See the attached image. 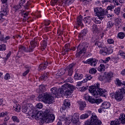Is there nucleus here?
Wrapping results in <instances>:
<instances>
[{
  "mask_svg": "<svg viewBox=\"0 0 125 125\" xmlns=\"http://www.w3.org/2000/svg\"><path fill=\"white\" fill-rule=\"evenodd\" d=\"M71 122L74 124V125H80V116L78 113H75L73 115L71 119Z\"/></svg>",
  "mask_w": 125,
  "mask_h": 125,
  "instance_id": "nucleus-11",
  "label": "nucleus"
},
{
  "mask_svg": "<svg viewBox=\"0 0 125 125\" xmlns=\"http://www.w3.org/2000/svg\"><path fill=\"white\" fill-rule=\"evenodd\" d=\"M118 37L119 38V39L123 40V39L125 38V33L123 32H120L118 33Z\"/></svg>",
  "mask_w": 125,
  "mask_h": 125,
  "instance_id": "nucleus-45",
  "label": "nucleus"
},
{
  "mask_svg": "<svg viewBox=\"0 0 125 125\" xmlns=\"http://www.w3.org/2000/svg\"><path fill=\"white\" fill-rule=\"evenodd\" d=\"M96 69H95L94 68H92L89 70V73L91 75H94L95 74H96Z\"/></svg>",
  "mask_w": 125,
  "mask_h": 125,
  "instance_id": "nucleus-46",
  "label": "nucleus"
},
{
  "mask_svg": "<svg viewBox=\"0 0 125 125\" xmlns=\"http://www.w3.org/2000/svg\"><path fill=\"white\" fill-rule=\"evenodd\" d=\"M120 124L125 125V113H121L119 116V119Z\"/></svg>",
  "mask_w": 125,
  "mask_h": 125,
  "instance_id": "nucleus-23",
  "label": "nucleus"
},
{
  "mask_svg": "<svg viewBox=\"0 0 125 125\" xmlns=\"http://www.w3.org/2000/svg\"><path fill=\"white\" fill-rule=\"evenodd\" d=\"M21 6L20 5V4H19V5L14 6L13 7V9H14L15 10H19V9H20V8H21Z\"/></svg>",
  "mask_w": 125,
  "mask_h": 125,
  "instance_id": "nucleus-51",
  "label": "nucleus"
},
{
  "mask_svg": "<svg viewBox=\"0 0 125 125\" xmlns=\"http://www.w3.org/2000/svg\"><path fill=\"white\" fill-rule=\"evenodd\" d=\"M26 47L22 45H20L19 46V51L21 52V51H23L24 52H26Z\"/></svg>",
  "mask_w": 125,
  "mask_h": 125,
  "instance_id": "nucleus-41",
  "label": "nucleus"
},
{
  "mask_svg": "<svg viewBox=\"0 0 125 125\" xmlns=\"http://www.w3.org/2000/svg\"><path fill=\"white\" fill-rule=\"evenodd\" d=\"M78 104L80 105V109L81 110H83L85 106H86V104L85 103V102H83L82 101H80L78 102Z\"/></svg>",
  "mask_w": 125,
  "mask_h": 125,
  "instance_id": "nucleus-27",
  "label": "nucleus"
},
{
  "mask_svg": "<svg viewBox=\"0 0 125 125\" xmlns=\"http://www.w3.org/2000/svg\"><path fill=\"white\" fill-rule=\"evenodd\" d=\"M48 62H46L44 63H42L41 64L38 68L39 71H43V70H45L46 69V67H47V65H48Z\"/></svg>",
  "mask_w": 125,
  "mask_h": 125,
  "instance_id": "nucleus-22",
  "label": "nucleus"
},
{
  "mask_svg": "<svg viewBox=\"0 0 125 125\" xmlns=\"http://www.w3.org/2000/svg\"><path fill=\"white\" fill-rule=\"evenodd\" d=\"M21 111L22 113H24V114H28L29 111H30V109H29V104L26 103L24 104L22 106Z\"/></svg>",
  "mask_w": 125,
  "mask_h": 125,
  "instance_id": "nucleus-18",
  "label": "nucleus"
},
{
  "mask_svg": "<svg viewBox=\"0 0 125 125\" xmlns=\"http://www.w3.org/2000/svg\"><path fill=\"white\" fill-rule=\"evenodd\" d=\"M88 46H89V43L86 42L79 44L77 47V52L76 54V57L79 58L83 53H85Z\"/></svg>",
  "mask_w": 125,
  "mask_h": 125,
  "instance_id": "nucleus-6",
  "label": "nucleus"
},
{
  "mask_svg": "<svg viewBox=\"0 0 125 125\" xmlns=\"http://www.w3.org/2000/svg\"><path fill=\"white\" fill-rule=\"evenodd\" d=\"M36 107L38 109H42V107H43V105H42V103H39V104H37Z\"/></svg>",
  "mask_w": 125,
  "mask_h": 125,
  "instance_id": "nucleus-53",
  "label": "nucleus"
},
{
  "mask_svg": "<svg viewBox=\"0 0 125 125\" xmlns=\"http://www.w3.org/2000/svg\"><path fill=\"white\" fill-rule=\"evenodd\" d=\"M50 110L49 109H46L44 112L38 111L37 109L34 110L32 111V118H35V120L38 119H42L45 123L50 124L53 123L55 119L54 115L49 114Z\"/></svg>",
  "mask_w": 125,
  "mask_h": 125,
  "instance_id": "nucleus-1",
  "label": "nucleus"
},
{
  "mask_svg": "<svg viewBox=\"0 0 125 125\" xmlns=\"http://www.w3.org/2000/svg\"><path fill=\"white\" fill-rule=\"evenodd\" d=\"M39 88L42 92H43L44 89H45V87H44V86H43V85H40L39 86Z\"/></svg>",
  "mask_w": 125,
  "mask_h": 125,
  "instance_id": "nucleus-58",
  "label": "nucleus"
},
{
  "mask_svg": "<svg viewBox=\"0 0 125 125\" xmlns=\"http://www.w3.org/2000/svg\"><path fill=\"white\" fill-rule=\"evenodd\" d=\"M85 24H90L91 22V18L90 17H87L84 18L83 20Z\"/></svg>",
  "mask_w": 125,
  "mask_h": 125,
  "instance_id": "nucleus-30",
  "label": "nucleus"
},
{
  "mask_svg": "<svg viewBox=\"0 0 125 125\" xmlns=\"http://www.w3.org/2000/svg\"><path fill=\"white\" fill-rule=\"evenodd\" d=\"M89 91L96 98L100 96L106 98L108 93L106 90L100 88V84L98 83H95L94 86H90Z\"/></svg>",
  "mask_w": 125,
  "mask_h": 125,
  "instance_id": "nucleus-2",
  "label": "nucleus"
},
{
  "mask_svg": "<svg viewBox=\"0 0 125 125\" xmlns=\"http://www.w3.org/2000/svg\"><path fill=\"white\" fill-rule=\"evenodd\" d=\"M114 9V7L111 6H107L106 9H105V10L104 9V10H107V13H108V10H110L111 11H112V9Z\"/></svg>",
  "mask_w": 125,
  "mask_h": 125,
  "instance_id": "nucleus-59",
  "label": "nucleus"
},
{
  "mask_svg": "<svg viewBox=\"0 0 125 125\" xmlns=\"http://www.w3.org/2000/svg\"><path fill=\"white\" fill-rule=\"evenodd\" d=\"M115 83L117 86H125V81L122 82V81L120 80L119 78H117L115 81Z\"/></svg>",
  "mask_w": 125,
  "mask_h": 125,
  "instance_id": "nucleus-21",
  "label": "nucleus"
},
{
  "mask_svg": "<svg viewBox=\"0 0 125 125\" xmlns=\"http://www.w3.org/2000/svg\"><path fill=\"white\" fill-rule=\"evenodd\" d=\"M111 106V104L109 102H104L101 105V108L102 109H108V108H110Z\"/></svg>",
  "mask_w": 125,
  "mask_h": 125,
  "instance_id": "nucleus-24",
  "label": "nucleus"
},
{
  "mask_svg": "<svg viewBox=\"0 0 125 125\" xmlns=\"http://www.w3.org/2000/svg\"><path fill=\"white\" fill-rule=\"evenodd\" d=\"M66 73V70L65 69H61L58 73L56 74L58 77H61L62 75H64Z\"/></svg>",
  "mask_w": 125,
  "mask_h": 125,
  "instance_id": "nucleus-35",
  "label": "nucleus"
},
{
  "mask_svg": "<svg viewBox=\"0 0 125 125\" xmlns=\"http://www.w3.org/2000/svg\"><path fill=\"white\" fill-rule=\"evenodd\" d=\"M66 83H73V78L69 77L67 79L65 80Z\"/></svg>",
  "mask_w": 125,
  "mask_h": 125,
  "instance_id": "nucleus-56",
  "label": "nucleus"
},
{
  "mask_svg": "<svg viewBox=\"0 0 125 125\" xmlns=\"http://www.w3.org/2000/svg\"><path fill=\"white\" fill-rule=\"evenodd\" d=\"M95 45H97V46L99 47L100 48H102V47H104V43H102L101 42H99L97 41L95 43Z\"/></svg>",
  "mask_w": 125,
  "mask_h": 125,
  "instance_id": "nucleus-38",
  "label": "nucleus"
},
{
  "mask_svg": "<svg viewBox=\"0 0 125 125\" xmlns=\"http://www.w3.org/2000/svg\"><path fill=\"white\" fill-rule=\"evenodd\" d=\"M62 88H60L59 89L56 87H53L51 89V92L54 97H57V98L63 97V95L64 94V88L68 87V85L67 84H64L62 85Z\"/></svg>",
  "mask_w": 125,
  "mask_h": 125,
  "instance_id": "nucleus-4",
  "label": "nucleus"
},
{
  "mask_svg": "<svg viewBox=\"0 0 125 125\" xmlns=\"http://www.w3.org/2000/svg\"><path fill=\"white\" fill-rule=\"evenodd\" d=\"M6 45L5 44H3L1 45H0V50L2 51L3 50H6Z\"/></svg>",
  "mask_w": 125,
  "mask_h": 125,
  "instance_id": "nucleus-48",
  "label": "nucleus"
},
{
  "mask_svg": "<svg viewBox=\"0 0 125 125\" xmlns=\"http://www.w3.org/2000/svg\"><path fill=\"white\" fill-rule=\"evenodd\" d=\"M119 55H120L121 56H124V57L125 58V52H124L123 51H119Z\"/></svg>",
  "mask_w": 125,
  "mask_h": 125,
  "instance_id": "nucleus-62",
  "label": "nucleus"
},
{
  "mask_svg": "<svg viewBox=\"0 0 125 125\" xmlns=\"http://www.w3.org/2000/svg\"><path fill=\"white\" fill-rule=\"evenodd\" d=\"M4 79L6 81H7V80L10 79V75L9 74V73L6 74V75L4 76Z\"/></svg>",
  "mask_w": 125,
  "mask_h": 125,
  "instance_id": "nucleus-54",
  "label": "nucleus"
},
{
  "mask_svg": "<svg viewBox=\"0 0 125 125\" xmlns=\"http://www.w3.org/2000/svg\"><path fill=\"white\" fill-rule=\"evenodd\" d=\"M57 3H58V0H51V5L53 6L55 4H57Z\"/></svg>",
  "mask_w": 125,
  "mask_h": 125,
  "instance_id": "nucleus-49",
  "label": "nucleus"
},
{
  "mask_svg": "<svg viewBox=\"0 0 125 125\" xmlns=\"http://www.w3.org/2000/svg\"><path fill=\"white\" fill-rule=\"evenodd\" d=\"M49 77V72H45L41 77L40 79L43 81H45L47 79V78Z\"/></svg>",
  "mask_w": 125,
  "mask_h": 125,
  "instance_id": "nucleus-29",
  "label": "nucleus"
},
{
  "mask_svg": "<svg viewBox=\"0 0 125 125\" xmlns=\"http://www.w3.org/2000/svg\"><path fill=\"white\" fill-rule=\"evenodd\" d=\"M85 78L87 79L88 81H90L92 79V76H91L90 74H87L85 75Z\"/></svg>",
  "mask_w": 125,
  "mask_h": 125,
  "instance_id": "nucleus-52",
  "label": "nucleus"
},
{
  "mask_svg": "<svg viewBox=\"0 0 125 125\" xmlns=\"http://www.w3.org/2000/svg\"><path fill=\"white\" fill-rule=\"evenodd\" d=\"M100 39V37H99L98 36H95L93 37V40L95 42V41H98Z\"/></svg>",
  "mask_w": 125,
  "mask_h": 125,
  "instance_id": "nucleus-64",
  "label": "nucleus"
},
{
  "mask_svg": "<svg viewBox=\"0 0 125 125\" xmlns=\"http://www.w3.org/2000/svg\"><path fill=\"white\" fill-rule=\"evenodd\" d=\"M91 116L90 120L86 121L84 125H101L102 122L98 119V117L93 113Z\"/></svg>",
  "mask_w": 125,
  "mask_h": 125,
  "instance_id": "nucleus-5",
  "label": "nucleus"
},
{
  "mask_svg": "<svg viewBox=\"0 0 125 125\" xmlns=\"http://www.w3.org/2000/svg\"><path fill=\"white\" fill-rule=\"evenodd\" d=\"M41 47L43 49H45L46 48V46H47V43L45 40H42L41 42Z\"/></svg>",
  "mask_w": 125,
  "mask_h": 125,
  "instance_id": "nucleus-32",
  "label": "nucleus"
},
{
  "mask_svg": "<svg viewBox=\"0 0 125 125\" xmlns=\"http://www.w3.org/2000/svg\"><path fill=\"white\" fill-rule=\"evenodd\" d=\"M71 105V104L68 100H65L63 101V104L61 108L60 111L61 112H63V111H65L66 109H68L69 107Z\"/></svg>",
  "mask_w": 125,
  "mask_h": 125,
  "instance_id": "nucleus-14",
  "label": "nucleus"
},
{
  "mask_svg": "<svg viewBox=\"0 0 125 125\" xmlns=\"http://www.w3.org/2000/svg\"><path fill=\"white\" fill-rule=\"evenodd\" d=\"M61 120L62 121H64V124L65 125H69L72 123V118L71 117H65L64 115L61 117Z\"/></svg>",
  "mask_w": 125,
  "mask_h": 125,
  "instance_id": "nucleus-16",
  "label": "nucleus"
},
{
  "mask_svg": "<svg viewBox=\"0 0 125 125\" xmlns=\"http://www.w3.org/2000/svg\"><path fill=\"white\" fill-rule=\"evenodd\" d=\"M92 31H97V25H96V24H93L92 26Z\"/></svg>",
  "mask_w": 125,
  "mask_h": 125,
  "instance_id": "nucleus-57",
  "label": "nucleus"
},
{
  "mask_svg": "<svg viewBox=\"0 0 125 125\" xmlns=\"http://www.w3.org/2000/svg\"><path fill=\"white\" fill-rule=\"evenodd\" d=\"M112 2H113L114 5H116L117 6L119 4V1H118V0H112Z\"/></svg>",
  "mask_w": 125,
  "mask_h": 125,
  "instance_id": "nucleus-55",
  "label": "nucleus"
},
{
  "mask_svg": "<svg viewBox=\"0 0 125 125\" xmlns=\"http://www.w3.org/2000/svg\"><path fill=\"white\" fill-rule=\"evenodd\" d=\"M50 24V21L49 20H47L45 21V26H48Z\"/></svg>",
  "mask_w": 125,
  "mask_h": 125,
  "instance_id": "nucleus-63",
  "label": "nucleus"
},
{
  "mask_svg": "<svg viewBox=\"0 0 125 125\" xmlns=\"http://www.w3.org/2000/svg\"><path fill=\"white\" fill-rule=\"evenodd\" d=\"M98 62V60L94 58H90L87 60L86 62V64H89L90 66H92L93 67H95L97 64V62Z\"/></svg>",
  "mask_w": 125,
  "mask_h": 125,
  "instance_id": "nucleus-13",
  "label": "nucleus"
},
{
  "mask_svg": "<svg viewBox=\"0 0 125 125\" xmlns=\"http://www.w3.org/2000/svg\"><path fill=\"white\" fill-rule=\"evenodd\" d=\"M34 48H33V47H32V46L29 45L28 47H27V49H26L25 52H33V51H34Z\"/></svg>",
  "mask_w": 125,
  "mask_h": 125,
  "instance_id": "nucleus-40",
  "label": "nucleus"
},
{
  "mask_svg": "<svg viewBox=\"0 0 125 125\" xmlns=\"http://www.w3.org/2000/svg\"><path fill=\"white\" fill-rule=\"evenodd\" d=\"M114 13L117 15H120V13H121V7H118L116 8L114 10Z\"/></svg>",
  "mask_w": 125,
  "mask_h": 125,
  "instance_id": "nucleus-42",
  "label": "nucleus"
},
{
  "mask_svg": "<svg viewBox=\"0 0 125 125\" xmlns=\"http://www.w3.org/2000/svg\"><path fill=\"white\" fill-rule=\"evenodd\" d=\"M0 36V41L3 42H6V41H4V37H3V35L1 34Z\"/></svg>",
  "mask_w": 125,
  "mask_h": 125,
  "instance_id": "nucleus-60",
  "label": "nucleus"
},
{
  "mask_svg": "<svg viewBox=\"0 0 125 125\" xmlns=\"http://www.w3.org/2000/svg\"><path fill=\"white\" fill-rule=\"evenodd\" d=\"M25 2H26V0H21L20 1V5L22 6V5H23V4H24V3H25Z\"/></svg>",
  "mask_w": 125,
  "mask_h": 125,
  "instance_id": "nucleus-61",
  "label": "nucleus"
},
{
  "mask_svg": "<svg viewBox=\"0 0 125 125\" xmlns=\"http://www.w3.org/2000/svg\"><path fill=\"white\" fill-rule=\"evenodd\" d=\"M107 42L109 44H112L115 42V41H114V39H107Z\"/></svg>",
  "mask_w": 125,
  "mask_h": 125,
  "instance_id": "nucleus-50",
  "label": "nucleus"
},
{
  "mask_svg": "<svg viewBox=\"0 0 125 125\" xmlns=\"http://www.w3.org/2000/svg\"><path fill=\"white\" fill-rule=\"evenodd\" d=\"M37 45H38V43L36 41H32L30 42V46H32V47H33V48L35 49V48L36 47V46H37Z\"/></svg>",
  "mask_w": 125,
  "mask_h": 125,
  "instance_id": "nucleus-39",
  "label": "nucleus"
},
{
  "mask_svg": "<svg viewBox=\"0 0 125 125\" xmlns=\"http://www.w3.org/2000/svg\"><path fill=\"white\" fill-rule=\"evenodd\" d=\"M113 78H114V73H113V72H109L104 73V80L105 83H110Z\"/></svg>",
  "mask_w": 125,
  "mask_h": 125,
  "instance_id": "nucleus-12",
  "label": "nucleus"
},
{
  "mask_svg": "<svg viewBox=\"0 0 125 125\" xmlns=\"http://www.w3.org/2000/svg\"><path fill=\"white\" fill-rule=\"evenodd\" d=\"M81 26V27H83V16H80L77 18V23L76 24L75 27H76V28Z\"/></svg>",
  "mask_w": 125,
  "mask_h": 125,
  "instance_id": "nucleus-17",
  "label": "nucleus"
},
{
  "mask_svg": "<svg viewBox=\"0 0 125 125\" xmlns=\"http://www.w3.org/2000/svg\"><path fill=\"white\" fill-rule=\"evenodd\" d=\"M65 84H67L68 86L67 87L63 89V96L64 95V96H66V97H69V96H71L72 95V90L74 88V87L67 83H65Z\"/></svg>",
  "mask_w": 125,
  "mask_h": 125,
  "instance_id": "nucleus-9",
  "label": "nucleus"
},
{
  "mask_svg": "<svg viewBox=\"0 0 125 125\" xmlns=\"http://www.w3.org/2000/svg\"><path fill=\"white\" fill-rule=\"evenodd\" d=\"M111 125H121V122L119 119H115L113 121H111L110 123Z\"/></svg>",
  "mask_w": 125,
  "mask_h": 125,
  "instance_id": "nucleus-34",
  "label": "nucleus"
},
{
  "mask_svg": "<svg viewBox=\"0 0 125 125\" xmlns=\"http://www.w3.org/2000/svg\"><path fill=\"white\" fill-rule=\"evenodd\" d=\"M11 120L14 122V123H20V120L16 116H13L11 117Z\"/></svg>",
  "mask_w": 125,
  "mask_h": 125,
  "instance_id": "nucleus-36",
  "label": "nucleus"
},
{
  "mask_svg": "<svg viewBox=\"0 0 125 125\" xmlns=\"http://www.w3.org/2000/svg\"><path fill=\"white\" fill-rule=\"evenodd\" d=\"M11 55V52H9V53L6 55V56L5 58H2L3 59H4L5 61H7L8 60V59L9 57H10V56Z\"/></svg>",
  "mask_w": 125,
  "mask_h": 125,
  "instance_id": "nucleus-47",
  "label": "nucleus"
},
{
  "mask_svg": "<svg viewBox=\"0 0 125 125\" xmlns=\"http://www.w3.org/2000/svg\"><path fill=\"white\" fill-rule=\"evenodd\" d=\"M14 110L16 112H19V111L21 110V108H20V105H18L17 104L14 105Z\"/></svg>",
  "mask_w": 125,
  "mask_h": 125,
  "instance_id": "nucleus-44",
  "label": "nucleus"
},
{
  "mask_svg": "<svg viewBox=\"0 0 125 125\" xmlns=\"http://www.w3.org/2000/svg\"><path fill=\"white\" fill-rule=\"evenodd\" d=\"M100 53L102 55H107L108 54V48L106 47V45H104L102 47V49L100 50Z\"/></svg>",
  "mask_w": 125,
  "mask_h": 125,
  "instance_id": "nucleus-19",
  "label": "nucleus"
},
{
  "mask_svg": "<svg viewBox=\"0 0 125 125\" xmlns=\"http://www.w3.org/2000/svg\"><path fill=\"white\" fill-rule=\"evenodd\" d=\"M83 78V75L81 73H76L74 75V79L75 81L82 80Z\"/></svg>",
  "mask_w": 125,
  "mask_h": 125,
  "instance_id": "nucleus-26",
  "label": "nucleus"
},
{
  "mask_svg": "<svg viewBox=\"0 0 125 125\" xmlns=\"http://www.w3.org/2000/svg\"><path fill=\"white\" fill-rule=\"evenodd\" d=\"M64 51L65 54L68 53L70 51V44H66L64 46Z\"/></svg>",
  "mask_w": 125,
  "mask_h": 125,
  "instance_id": "nucleus-33",
  "label": "nucleus"
},
{
  "mask_svg": "<svg viewBox=\"0 0 125 125\" xmlns=\"http://www.w3.org/2000/svg\"><path fill=\"white\" fill-rule=\"evenodd\" d=\"M85 99H86V100H88L89 102L92 103V104L96 103V104H97L98 105V104H100V103H102V102H103L102 99H95L90 96H85Z\"/></svg>",
  "mask_w": 125,
  "mask_h": 125,
  "instance_id": "nucleus-10",
  "label": "nucleus"
},
{
  "mask_svg": "<svg viewBox=\"0 0 125 125\" xmlns=\"http://www.w3.org/2000/svg\"><path fill=\"white\" fill-rule=\"evenodd\" d=\"M90 115H91V111L89 110L88 111V113L82 114L80 116V119L81 120H84L85 119H87V118H88Z\"/></svg>",
  "mask_w": 125,
  "mask_h": 125,
  "instance_id": "nucleus-25",
  "label": "nucleus"
},
{
  "mask_svg": "<svg viewBox=\"0 0 125 125\" xmlns=\"http://www.w3.org/2000/svg\"><path fill=\"white\" fill-rule=\"evenodd\" d=\"M75 0H62L61 3H59L60 5H62L63 3H64L65 5H69L72 4Z\"/></svg>",
  "mask_w": 125,
  "mask_h": 125,
  "instance_id": "nucleus-20",
  "label": "nucleus"
},
{
  "mask_svg": "<svg viewBox=\"0 0 125 125\" xmlns=\"http://www.w3.org/2000/svg\"><path fill=\"white\" fill-rule=\"evenodd\" d=\"M105 65L103 64H101L98 68V70L99 72H104V71H105Z\"/></svg>",
  "mask_w": 125,
  "mask_h": 125,
  "instance_id": "nucleus-37",
  "label": "nucleus"
},
{
  "mask_svg": "<svg viewBox=\"0 0 125 125\" xmlns=\"http://www.w3.org/2000/svg\"><path fill=\"white\" fill-rule=\"evenodd\" d=\"M86 34H87V30L85 29H83L81 31V33L79 35V38H83V37L86 36Z\"/></svg>",
  "mask_w": 125,
  "mask_h": 125,
  "instance_id": "nucleus-31",
  "label": "nucleus"
},
{
  "mask_svg": "<svg viewBox=\"0 0 125 125\" xmlns=\"http://www.w3.org/2000/svg\"><path fill=\"white\" fill-rule=\"evenodd\" d=\"M124 94H125V87L121 88L118 91H116L114 95V98L116 101L120 102L124 98Z\"/></svg>",
  "mask_w": 125,
  "mask_h": 125,
  "instance_id": "nucleus-8",
  "label": "nucleus"
},
{
  "mask_svg": "<svg viewBox=\"0 0 125 125\" xmlns=\"http://www.w3.org/2000/svg\"><path fill=\"white\" fill-rule=\"evenodd\" d=\"M94 12L96 13L98 18H93L92 20L95 23V24H101V21L104 19V16L105 14H108L107 10H104L102 8H95L94 9Z\"/></svg>",
  "mask_w": 125,
  "mask_h": 125,
  "instance_id": "nucleus-3",
  "label": "nucleus"
},
{
  "mask_svg": "<svg viewBox=\"0 0 125 125\" xmlns=\"http://www.w3.org/2000/svg\"><path fill=\"white\" fill-rule=\"evenodd\" d=\"M114 25H115V23L113 21H109L107 22L106 24V30H111V28L114 27Z\"/></svg>",
  "mask_w": 125,
  "mask_h": 125,
  "instance_id": "nucleus-28",
  "label": "nucleus"
},
{
  "mask_svg": "<svg viewBox=\"0 0 125 125\" xmlns=\"http://www.w3.org/2000/svg\"><path fill=\"white\" fill-rule=\"evenodd\" d=\"M38 97L39 99H41L43 102L48 103V104H51L54 102V101H53V97L48 93L41 94Z\"/></svg>",
  "mask_w": 125,
  "mask_h": 125,
  "instance_id": "nucleus-7",
  "label": "nucleus"
},
{
  "mask_svg": "<svg viewBox=\"0 0 125 125\" xmlns=\"http://www.w3.org/2000/svg\"><path fill=\"white\" fill-rule=\"evenodd\" d=\"M76 66V64L75 63H71L67 66V71H68V75L69 77H71L73 75V73H74V67Z\"/></svg>",
  "mask_w": 125,
  "mask_h": 125,
  "instance_id": "nucleus-15",
  "label": "nucleus"
},
{
  "mask_svg": "<svg viewBox=\"0 0 125 125\" xmlns=\"http://www.w3.org/2000/svg\"><path fill=\"white\" fill-rule=\"evenodd\" d=\"M1 14L3 16L7 14V5H6L5 8H3Z\"/></svg>",
  "mask_w": 125,
  "mask_h": 125,
  "instance_id": "nucleus-43",
  "label": "nucleus"
}]
</instances>
